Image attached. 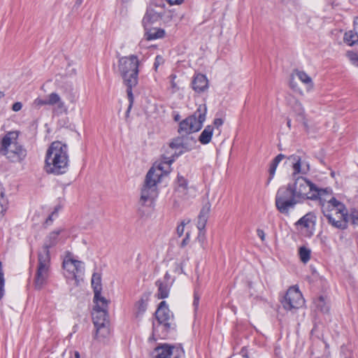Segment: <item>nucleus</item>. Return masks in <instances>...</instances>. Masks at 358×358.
<instances>
[{"label": "nucleus", "mask_w": 358, "mask_h": 358, "mask_svg": "<svg viewBox=\"0 0 358 358\" xmlns=\"http://www.w3.org/2000/svg\"><path fill=\"white\" fill-rule=\"evenodd\" d=\"M69 167V155L66 143L59 141L52 142L45 157L44 170L48 174L59 176L66 173Z\"/></svg>", "instance_id": "f257e3e1"}, {"label": "nucleus", "mask_w": 358, "mask_h": 358, "mask_svg": "<svg viewBox=\"0 0 358 358\" xmlns=\"http://www.w3.org/2000/svg\"><path fill=\"white\" fill-rule=\"evenodd\" d=\"M332 191L318 199L323 215L333 227L343 229L347 227L348 213L345 206L331 196Z\"/></svg>", "instance_id": "f03ea898"}, {"label": "nucleus", "mask_w": 358, "mask_h": 358, "mask_svg": "<svg viewBox=\"0 0 358 358\" xmlns=\"http://www.w3.org/2000/svg\"><path fill=\"white\" fill-rule=\"evenodd\" d=\"M174 161L172 158H165L157 165L154 164L146 174L145 182L141 189L140 203L145 205L147 201H151L157 196V184L161 178L170 171V166Z\"/></svg>", "instance_id": "7ed1b4c3"}, {"label": "nucleus", "mask_w": 358, "mask_h": 358, "mask_svg": "<svg viewBox=\"0 0 358 358\" xmlns=\"http://www.w3.org/2000/svg\"><path fill=\"white\" fill-rule=\"evenodd\" d=\"M289 184L292 187L295 196L300 203L305 200H318L321 196H325L330 192L329 188H319L315 184L303 176L294 178V182Z\"/></svg>", "instance_id": "20e7f679"}, {"label": "nucleus", "mask_w": 358, "mask_h": 358, "mask_svg": "<svg viewBox=\"0 0 358 358\" xmlns=\"http://www.w3.org/2000/svg\"><path fill=\"white\" fill-rule=\"evenodd\" d=\"M139 60L134 55L122 57L118 61V71L127 87V90H132L138 83Z\"/></svg>", "instance_id": "39448f33"}, {"label": "nucleus", "mask_w": 358, "mask_h": 358, "mask_svg": "<svg viewBox=\"0 0 358 358\" xmlns=\"http://www.w3.org/2000/svg\"><path fill=\"white\" fill-rule=\"evenodd\" d=\"M155 317L158 322V325L155 323L152 324V334L150 340L156 341L155 336L159 332V328L162 329V334L157 336L164 338L167 334L172 329H174L176 324L173 322V315L169 309L166 302L162 301L159 303V306L155 312Z\"/></svg>", "instance_id": "423d86ee"}, {"label": "nucleus", "mask_w": 358, "mask_h": 358, "mask_svg": "<svg viewBox=\"0 0 358 358\" xmlns=\"http://www.w3.org/2000/svg\"><path fill=\"white\" fill-rule=\"evenodd\" d=\"M95 303L93 312L92 320L93 323L96 329V336H106L109 333L107 325L109 323L108 319V304L110 301L106 299L94 301Z\"/></svg>", "instance_id": "0eeeda50"}, {"label": "nucleus", "mask_w": 358, "mask_h": 358, "mask_svg": "<svg viewBox=\"0 0 358 358\" xmlns=\"http://www.w3.org/2000/svg\"><path fill=\"white\" fill-rule=\"evenodd\" d=\"M206 105H199L192 115L188 116L180 122L178 130L180 135L181 136H187L192 133L199 131L206 120Z\"/></svg>", "instance_id": "6e6552de"}, {"label": "nucleus", "mask_w": 358, "mask_h": 358, "mask_svg": "<svg viewBox=\"0 0 358 358\" xmlns=\"http://www.w3.org/2000/svg\"><path fill=\"white\" fill-rule=\"evenodd\" d=\"M275 206L282 214H289V210L293 209L300 201L295 196L291 185L282 186L278 189L275 196Z\"/></svg>", "instance_id": "1a4fd4ad"}, {"label": "nucleus", "mask_w": 358, "mask_h": 358, "mask_svg": "<svg viewBox=\"0 0 358 358\" xmlns=\"http://www.w3.org/2000/svg\"><path fill=\"white\" fill-rule=\"evenodd\" d=\"M84 263L73 259L71 252H68L63 261L62 266L64 275L68 280H74V285L78 286L84 275Z\"/></svg>", "instance_id": "9d476101"}, {"label": "nucleus", "mask_w": 358, "mask_h": 358, "mask_svg": "<svg viewBox=\"0 0 358 358\" xmlns=\"http://www.w3.org/2000/svg\"><path fill=\"white\" fill-rule=\"evenodd\" d=\"M38 263L34 276V287L40 290L47 285L50 274L51 257L38 254Z\"/></svg>", "instance_id": "9b49d317"}, {"label": "nucleus", "mask_w": 358, "mask_h": 358, "mask_svg": "<svg viewBox=\"0 0 358 358\" xmlns=\"http://www.w3.org/2000/svg\"><path fill=\"white\" fill-rule=\"evenodd\" d=\"M185 352L180 346L168 343L159 344L150 353L149 358H184Z\"/></svg>", "instance_id": "f8f14e48"}, {"label": "nucleus", "mask_w": 358, "mask_h": 358, "mask_svg": "<svg viewBox=\"0 0 358 358\" xmlns=\"http://www.w3.org/2000/svg\"><path fill=\"white\" fill-rule=\"evenodd\" d=\"M281 303L285 309L292 310L301 307L304 303V299L298 287H291L287 291Z\"/></svg>", "instance_id": "ddd939ff"}, {"label": "nucleus", "mask_w": 358, "mask_h": 358, "mask_svg": "<svg viewBox=\"0 0 358 358\" xmlns=\"http://www.w3.org/2000/svg\"><path fill=\"white\" fill-rule=\"evenodd\" d=\"M164 8V4L162 0H159V2L152 1L147 8L145 15L143 18L142 22L143 27L147 28V27L150 26L151 24L160 20Z\"/></svg>", "instance_id": "4468645a"}, {"label": "nucleus", "mask_w": 358, "mask_h": 358, "mask_svg": "<svg viewBox=\"0 0 358 358\" xmlns=\"http://www.w3.org/2000/svg\"><path fill=\"white\" fill-rule=\"evenodd\" d=\"M63 231V229H58L50 232L45 237L42 248L38 250V254L46 257H50V249L55 247L59 243V234Z\"/></svg>", "instance_id": "2eb2a0df"}, {"label": "nucleus", "mask_w": 358, "mask_h": 358, "mask_svg": "<svg viewBox=\"0 0 358 358\" xmlns=\"http://www.w3.org/2000/svg\"><path fill=\"white\" fill-rule=\"evenodd\" d=\"M11 162H20L27 155V151L23 147L19 144L13 145L9 150L1 153Z\"/></svg>", "instance_id": "dca6fc26"}, {"label": "nucleus", "mask_w": 358, "mask_h": 358, "mask_svg": "<svg viewBox=\"0 0 358 358\" xmlns=\"http://www.w3.org/2000/svg\"><path fill=\"white\" fill-rule=\"evenodd\" d=\"M289 159L291 160L293 164L292 169L294 171L292 176L294 178H296V176L299 173L306 175L309 172V163L303 160L300 156L292 155L289 157Z\"/></svg>", "instance_id": "f3484780"}, {"label": "nucleus", "mask_w": 358, "mask_h": 358, "mask_svg": "<svg viewBox=\"0 0 358 358\" xmlns=\"http://www.w3.org/2000/svg\"><path fill=\"white\" fill-rule=\"evenodd\" d=\"M18 133L16 131L8 132L1 139L0 143L1 154L12 148L13 145H17V138Z\"/></svg>", "instance_id": "a211bd4d"}, {"label": "nucleus", "mask_w": 358, "mask_h": 358, "mask_svg": "<svg viewBox=\"0 0 358 358\" xmlns=\"http://www.w3.org/2000/svg\"><path fill=\"white\" fill-rule=\"evenodd\" d=\"M295 224L300 227L301 229H305L306 232L312 235V231L315 227V216L310 213H307L300 218Z\"/></svg>", "instance_id": "6ab92c4d"}, {"label": "nucleus", "mask_w": 358, "mask_h": 358, "mask_svg": "<svg viewBox=\"0 0 358 358\" xmlns=\"http://www.w3.org/2000/svg\"><path fill=\"white\" fill-rule=\"evenodd\" d=\"M193 90L201 93L206 90L208 87V80L206 76L202 73L196 74L192 82Z\"/></svg>", "instance_id": "aec40b11"}, {"label": "nucleus", "mask_w": 358, "mask_h": 358, "mask_svg": "<svg viewBox=\"0 0 358 358\" xmlns=\"http://www.w3.org/2000/svg\"><path fill=\"white\" fill-rule=\"evenodd\" d=\"M210 208L211 205L209 201H206L202 208L200 210V213L198 216V221H197V228L199 230H204L208 216L210 212Z\"/></svg>", "instance_id": "412c9836"}, {"label": "nucleus", "mask_w": 358, "mask_h": 358, "mask_svg": "<svg viewBox=\"0 0 358 358\" xmlns=\"http://www.w3.org/2000/svg\"><path fill=\"white\" fill-rule=\"evenodd\" d=\"M92 287L94 293L93 301L101 300V299H106L101 296V276L98 273H94L92 277Z\"/></svg>", "instance_id": "4be33fe9"}, {"label": "nucleus", "mask_w": 358, "mask_h": 358, "mask_svg": "<svg viewBox=\"0 0 358 358\" xmlns=\"http://www.w3.org/2000/svg\"><path fill=\"white\" fill-rule=\"evenodd\" d=\"M148 299H149V295L144 294L135 303L134 315L136 318L141 317L142 315L146 311Z\"/></svg>", "instance_id": "5701e85b"}, {"label": "nucleus", "mask_w": 358, "mask_h": 358, "mask_svg": "<svg viewBox=\"0 0 358 358\" xmlns=\"http://www.w3.org/2000/svg\"><path fill=\"white\" fill-rule=\"evenodd\" d=\"M144 28L145 30L144 37L146 41L162 38L165 35V31L162 29L155 27L150 28V26L147 27V28Z\"/></svg>", "instance_id": "b1692460"}, {"label": "nucleus", "mask_w": 358, "mask_h": 358, "mask_svg": "<svg viewBox=\"0 0 358 358\" xmlns=\"http://www.w3.org/2000/svg\"><path fill=\"white\" fill-rule=\"evenodd\" d=\"M292 107L296 115L303 121L304 126L307 128L308 124L306 120L305 110L302 103L296 99H294Z\"/></svg>", "instance_id": "393cba45"}, {"label": "nucleus", "mask_w": 358, "mask_h": 358, "mask_svg": "<svg viewBox=\"0 0 358 358\" xmlns=\"http://www.w3.org/2000/svg\"><path fill=\"white\" fill-rule=\"evenodd\" d=\"M213 134V127L208 125L203 130L199 137V141L201 144L206 145L210 142Z\"/></svg>", "instance_id": "a878e982"}, {"label": "nucleus", "mask_w": 358, "mask_h": 358, "mask_svg": "<svg viewBox=\"0 0 358 358\" xmlns=\"http://www.w3.org/2000/svg\"><path fill=\"white\" fill-rule=\"evenodd\" d=\"M294 74L305 85H307L308 90H312L313 88V83L312 78L304 71L295 70Z\"/></svg>", "instance_id": "bb28decb"}, {"label": "nucleus", "mask_w": 358, "mask_h": 358, "mask_svg": "<svg viewBox=\"0 0 358 358\" xmlns=\"http://www.w3.org/2000/svg\"><path fill=\"white\" fill-rule=\"evenodd\" d=\"M343 40L348 45L352 46L358 43V33L355 30L348 31L345 32Z\"/></svg>", "instance_id": "cd10ccee"}, {"label": "nucleus", "mask_w": 358, "mask_h": 358, "mask_svg": "<svg viewBox=\"0 0 358 358\" xmlns=\"http://www.w3.org/2000/svg\"><path fill=\"white\" fill-rule=\"evenodd\" d=\"M156 285L158 287L157 298L159 299L167 298L169 294L168 285L160 280L156 282Z\"/></svg>", "instance_id": "c85d7f7f"}, {"label": "nucleus", "mask_w": 358, "mask_h": 358, "mask_svg": "<svg viewBox=\"0 0 358 358\" xmlns=\"http://www.w3.org/2000/svg\"><path fill=\"white\" fill-rule=\"evenodd\" d=\"M48 105L54 106L57 105L58 108H63L64 106V102L62 101L59 95L56 92H52L48 95Z\"/></svg>", "instance_id": "c756f323"}, {"label": "nucleus", "mask_w": 358, "mask_h": 358, "mask_svg": "<svg viewBox=\"0 0 358 358\" xmlns=\"http://www.w3.org/2000/svg\"><path fill=\"white\" fill-rule=\"evenodd\" d=\"M314 303L316 308L321 312L327 313L329 307L327 303L324 296H320L314 300Z\"/></svg>", "instance_id": "7c9ffc66"}, {"label": "nucleus", "mask_w": 358, "mask_h": 358, "mask_svg": "<svg viewBox=\"0 0 358 358\" xmlns=\"http://www.w3.org/2000/svg\"><path fill=\"white\" fill-rule=\"evenodd\" d=\"M8 208V200L5 198L4 191L0 186V219L4 215Z\"/></svg>", "instance_id": "2f4dec72"}, {"label": "nucleus", "mask_w": 358, "mask_h": 358, "mask_svg": "<svg viewBox=\"0 0 358 358\" xmlns=\"http://www.w3.org/2000/svg\"><path fill=\"white\" fill-rule=\"evenodd\" d=\"M187 180L182 176H178L176 191L186 194L187 191Z\"/></svg>", "instance_id": "473e14b6"}, {"label": "nucleus", "mask_w": 358, "mask_h": 358, "mask_svg": "<svg viewBox=\"0 0 358 358\" xmlns=\"http://www.w3.org/2000/svg\"><path fill=\"white\" fill-rule=\"evenodd\" d=\"M310 250L305 246L299 248V254L300 259L303 263H307L310 259Z\"/></svg>", "instance_id": "72a5a7b5"}, {"label": "nucleus", "mask_w": 358, "mask_h": 358, "mask_svg": "<svg viewBox=\"0 0 358 358\" xmlns=\"http://www.w3.org/2000/svg\"><path fill=\"white\" fill-rule=\"evenodd\" d=\"M175 14L173 11L171 10H166L164 8L160 20H162L164 24H169L173 20Z\"/></svg>", "instance_id": "f704fd0d"}, {"label": "nucleus", "mask_w": 358, "mask_h": 358, "mask_svg": "<svg viewBox=\"0 0 358 358\" xmlns=\"http://www.w3.org/2000/svg\"><path fill=\"white\" fill-rule=\"evenodd\" d=\"M4 285H5V279L4 275L2 269V262H0V300H1L4 296Z\"/></svg>", "instance_id": "c9c22d12"}, {"label": "nucleus", "mask_w": 358, "mask_h": 358, "mask_svg": "<svg viewBox=\"0 0 358 358\" xmlns=\"http://www.w3.org/2000/svg\"><path fill=\"white\" fill-rule=\"evenodd\" d=\"M127 97H128V99H129V106H128V108L126 111V117H128L129 115V113L131 111V109L133 106V104H134V94H133V92H132V90H127Z\"/></svg>", "instance_id": "e433bc0d"}, {"label": "nucleus", "mask_w": 358, "mask_h": 358, "mask_svg": "<svg viewBox=\"0 0 358 358\" xmlns=\"http://www.w3.org/2000/svg\"><path fill=\"white\" fill-rule=\"evenodd\" d=\"M189 222H190L189 220H183L181 222V223L179 225H178V227L176 228V233L179 237H180L183 235L184 231H185V226Z\"/></svg>", "instance_id": "4c0bfd02"}, {"label": "nucleus", "mask_w": 358, "mask_h": 358, "mask_svg": "<svg viewBox=\"0 0 358 358\" xmlns=\"http://www.w3.org/2000/svg\"><path fill=\"white\" fill-rule=\"evenodd\" d=\"M278 165V164H277L276 163L273 162V161L271 162V163L270 164L269 169H268L269 178H268L267 184H268L270 182V181L272 180V178H273Z\"/></svg>", "instance_id": "58836bf2"}, {"label": "nucleus", "mask_w": 358, "mask_h": 358, "mask_svg": "<svg viewBox=\"0 0 358 358\" xmlns=\"http://www.w3.org/2000/svg\"><path fill=\"white\" fill-rule=\"evenodd\" d=\"M348 55L352 63L358 66V54L353 52H349Z\"/></svg>", "instance_id": "ea45409f"}, {"label": "nucleus", "mask_w": 358, "mask_h": 358, "mask_svg": "<svg viewBox=\"0 0 358 358\" xmlns=\"http://www.w3.org/2000/svg\"><path fill=\"white\" fill-rule=\"evenodd\" d=\"M170 147L172 148H183V143L180 138L176 139L174 141L170 143Z\"/></svg>", "instance_id": "a19ab883"}, {"label": "nucleus", "mask_w": 358, "mask_h": 358, "mask_svg": "<svg viewBox=\"0 0 358 358\" xmlns=\"http://www.w3.org/2000/svg\"><path fill=\"white\" fill-rule=\"evenodd\" d=\"M34 105L36 107L39 108L42 106L48 105V101H47V99L44 100V99L37 98L34 100Z\"/></svg>", "instance_id": "79ce46f5"}, {"label": "nucleus", "mask_w": 358, "mask_h": 358, "mask_svg": "<svg viewBox=\"0 0 358 358\" xmlns=\"http://www.w3.org/2000/svg\"><path fill=\"white\" fill-rule=\"evenodd\" d=\"M350 217L352 220V222L354 224H358V210H354L350 213Z\"/></svg>", "instance_id": "37998d69"}, {"label": "nucleus", "mask_w": 358, "mask_h": 358, "mask_svg": "<svg viewBox=\"0 0 358 358\" xmlns=\"http://www.w3.org/2000/svg\"><path fill=\"white\" fill-rule=\"evenodd\" d=\"M199 234L197 236L198 241L201 243L203 244L205 240H206V234H205V229L204 230H199Z\"/></svg>", "instance_id": "c03bdc74"}, {"label": "nucleus", "mask_w": 358, "mask_h": 358, "mask_svg": "<svg viewBox=\"0 0 358 358\" xmlns=\"http://www.w3.org/2000/svg\"><path fill=\"white\" fill-rule=\"evenodd\" d=\"M199 299H200V296H199V294L196 292H194L193 306H194L195 310H196L199 307Z\"/></svg>", "instance_id": "a18cd8bd"}, {"label": "nucleus", "mask_w": 358, "mask_h": 358, "mask_svg": "<svg viewBox=\"0 0 358 358\" xmlns=\"http://www.w3.org/2000/svg\"><path fill=\"white\" fill-rule=\"evenodd\" d=\"M22 108V104L21 102H15L13 104V106H12V110L15 112H17L19 110H20Z\"/></svg>", "instance_id": "49530a36"}, {"label": "nucleus", "mask_w": 358, "mask_h": 358, "mask_svg": "<svg viewBox=\"0 0 358 358\" xmlns=\"http://www.w3.org/2000/svg\"><path fill=\"white\" fill-rule=\"evenodd\" d=\"M189 236H190L189 233L187 232L185 238L181 242V244H180L181 248L185 247L189 243Z\"/></svg>", "instance_id": "de8ad7c7"}, {"label": "nucleus", "mask_w": 358, "mask_h": 358, "mask_svg": "<svg viewBox=\"0 0 358 358\" xmlns=\"http://www.w3.org/2000/svg\"><path fill=\"white\" fill-rule=\"evenodd\" d=\"M223 123L224 121L222 118H215L213 121V124L217 129H219V127H220Z\"/></svg>", "instance_id": "09e8293b"}, {"label": "nucleus", "mask_w": 358, "mask_h": 358, "mask_svg": "<svg viewBox=\"0 0 358 358\" xmlns=\"http://www.w3.org/2000/svg\"><path fill=\"white\" fill-rule=\"evenodd\" d=\"M257 236L262 240V241H265L266 236H265V233H264V230H262L261 229H258L257 230Z\"/></svg>", "instance_id": "8fccbe9b"}, {"label": "nucleus", "mask_w": 358, "mask_h": 358, "mask_svg": "<svg viewBox=\"0 0 358 358\" xmlns=\"http://www.w3.org/2000/svg\"><path fill=\"white\" fill-rule=\"evenodd\" d=\"M162 60H163V59H162V57L160 55H157L156 57L155 62V64H154L155 70L157 69L158 66H159V64H161Z\"/></svg>", "instance_id": "3c124183"}, {"label": "nucleus", "mask_w": 358, "mask_h": 358, "mask_svg": "<svg viewBox=\"0 0 358 358\" xmlns=\"http://www.w3.org/2000/svg\"><path fill=\"white\" fill-rule=\"evenodd\" d=\"M285 158V155L282 154L278 155L272 161L277 164H278L283 159Z\"/></svg>", "instance_id": "603ef678"}, {"label": "nucleus", "mask_w": 358, "mask_h": 358, "mask_svg": "<svg viewBox=\"0 0 358 358\" xmlns=\"http://www.w3.org/2000/svg\"><path fill=\"white\" fill-rule=\"evenodd\" d=\"M240 355L244 358H249L248 350L246 347L242 348L240 352Z\"/></svg>", "instance_id": "864d4df0"}, {"label": "nucleus", "mask_w": 358, "mask_h": 358, "mask_svg": "<svg viewBox=\"0 0 358 358\" xmlns=\"http://www.w3.org/2000/svg\"><path fill=\"white\" fill-rule=\"evenodd\" d=\"M170 5L180 4L184 0H166Z\"/></svg>", "instance_id": "5fc2aeb1"}, {"label": "nucleus", "mask_w": 358, "mask_h": 358, "mask_svg": "<svg viewBox=\"0 0 358 358\" xmlns=\"http://www.w3.org/2000/svg\"><path fill=\"white\" fill-rule=\"evenodd\" d=\"M54 213H52L51 215L48 216V217L45 220V224H48L49 222L51 223L52 222V215Z\"/></svg>", "instance_id": "6e6d98bb"}, {"label": "nucleus", "mask_w": 358, "mask_h": 358, "mask_svg": "<svg viewBox=\"0 0 358 358\" xmlns=\"http://www.w3.org/2000/svg\"><path fill=\"white\" fill-rule=\"evenodd\" d=\"M290 87L293 89V90H296V85L294 81V79L292 78L291 80H290Z\"/></svg>", "instance_id": "4d7b16f0"}, {"label": "nucleus", "mask_w": 358, "mask_h": 358, "mask_svg": "<svg viewBox=\"0 0 358 358\" xmlns=\"http://www.w3.org/2000/svg\"><path fill=\"white\" fill-rule=\"evenodd\" d=\"M180 116L178 114H177L176 115H175V117H174V120H175V121H177V122H178V121H179V120H180Z\"/></svg>", "instance_id": "13d9d810"}, {"label": "nucleus", "mask_w": 358, "mask_h": 358, "mask_svg": "<svg viewBox=\"0 0 358 358\" xmlns=\"http://www.w3.org/2000/svg\"><path fill=\"white\" fill-rule=\"evenodd\" d=\"M164 278L166 280H169L170 278V275L168 272L166 273L165 275H164Z\"/></svg>", "instance_id": "bf43d9fd"}, {"label": "nucleus", "mask_w": 358, "mask_h": 358, "mask_svg": "<svg viewBox=\"0 0 358 358\" xmlns=\"http://www.w3.org/2000/svg\"><path fill=\"white\" fill-rule=\"evenodd\" d=\"M287 125L289 128L291 127V120L290 119H287Z\"/></svg>", "instance_id": "052dcab7"}, {"label": "nucleus", "mask_w": 358, "mask_h": 358, "mask_svg": "<svg viewBox=\"0 0 358 358\" xmlns=\"http://www.w3.org/2000/svg\"><path fill=\"white\" fill-rule=\"evenodd\" d=\"M354 24L355 26L358 25V17L354 20Z\"/></svg>", "instance_id": "680f3d73"}, {"label": "nucleus", "mask_w": 358, "mask_h": 358, "mask_svg": "<svg viewBox=\"0 0 358 358\" xmlns=\"http://www.w3.org/2000/svg\"><path fill=\"white\" fill-rule=\"evenodd\" d=\"M5 96L4 92L2 91H0V99L3 98Z\"/></svg>", "instance_id": "e2e57ef3"}, {"label": "nucleus", "mask_w": 358, "mask_h": 358, "mask_svg": "<svg viewBox=\"0 0 358 358\" xmlns=\"http://www.w3.org/2000/svg\"><path fill=\"white\" fill-rule=\"evenodd\" d=\"M75 356H76V358H80L79 352H75Z\"/></svg>", "instance_id": "0e129e2a"}, {"label": "nucleus", "mask_w": 358, "mask_h": 358, "mask_svg": "<svg viewBox=\"0 0 358 358\" xmlns=\"http://www.w3.org/2000/svg\"><path fill=\"white\" fill-rule=\"evenodd\" d=\"M82 3V0H78L77 3L80 4Z\"/></svg>", "instance_id": "69168bd1"}]
</instances>
